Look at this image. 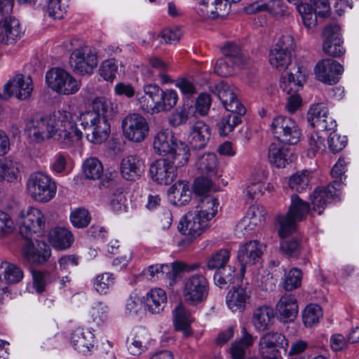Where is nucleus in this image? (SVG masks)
<instances>
[{
	"mask_svg": "<svg viewBox=\"0 0 359 359\" xmlns=\"http://www.w3.org/2000/svg\"><path fill=\"white\" fill-rule=\"evenodd\" d=\"M91 109L82 111L79 116L73 111L61 109L52 114L27 121L25 133L29 140L39 143L53 139L62 148H69L79 144L82 132L77 128L76 121L84 128H90L88 140L93 144L104 142L109 137V120L116 114L113 102L104 96H97L91 100Z\"/></svg>",
	"mask_w": 359,
	"mask_h": 359,
	"instance_id": "f257e3e1",
	"label": "nucleus"
},
{
	"mask_svg": "<svg viewBox=\"0 0 359 359\" xmlns=\"http://www.w3.org/2000/svg\"><path fill=\"white\" fill-rule=\"evenodd\" d=\"M20 234L26 239L22 252L25 257L34 264H43L50 256V250L43 241H36L35 247L32 236L43 231L46 226L43 213L37 208L29 206L22 210L17 219Z\"/></svg>",
	"mask_w": 359,
	"mask_h": 359,
	"instance_id": "f03ea898",
	"label": "nucleus"
},
{
	"mask_svg": "<svg viewBox=\"0 0 359 359\" xmlns=\"http://www.w3.org/2000/svg\"><path fill=\"white\" fill-rule=\"evenodd\" d=\"M153 149L160 155L174 160L180 166L186 165L190 158V151L187 144L177 141L169 129H162L154 137Z\"/></svg>",
	"mask_w": 359,
	"mask_h": 359,
	"instance_id": "7ed1b4c3",
	"label": "nucleus"
},
{
	"mask_svg": "<svg viewBox=\"0 0 359 359\" xmlns=\"http://www.w3.org/2000/svg\"><path fill=\"white\" fill-rule=\"evenodd\" d=\"M307 67L297 64L295 73L288 72L281 77L280 86L290 95L287 99L285 109L290 113L295 112L302 104V99L297 92L303 86L306 79Z\"/></svg>",
	"mask_w": 359,
	"mask_h": 359,
	"instance_id": "20e7f679",
	"label": "nucleus"
},
{
	"mask_svg": "<svg viewBox=\"0 0 359 359\" xmlns=\"http://www.w3.org/2000/svg\"><path fill=\"white\" fill-rule=\"evenodd\" d=\"M290 201L287 214L279 215L276 219L279 226L278 233L283 238L295 231L297 223L304 219L310 210L309 204L297 195L292 194Z\"/></svg>",
	"mask_w": 359,
	"mask_h": 359,
	"instance_id": "39448f33",
	"label": "nucleus"
},
{
	"mask_svg": "<svg viewBox=\"0 0 359 359\" xmlns=\"http://www.w3.org/2000/svg\"><path fill=\"white\" fill-rule=\"evenodd\" d=\"M46 82L53 91L62 95L76 94L81 86L80 80L61 68H52L46 73Z\"/></svg>",
	"mask_w": 359,
	"mask_h": 359,
	"instance_id": "423d86ee",
	"label": "nucleus"
},
{
	"mask_svg": "<svg viewBox=\"0 0 359 359\" xmlns=\"http://www.w3.org/2000/svg\"><path fill=\"white\" fill-rule=\"evenodd\" d=\"M27 190L35 201L47 203L55 197L57 187L50 176L38 172L32 173L28 178Z\"/></svg>",
	"mask_w": 359,
	"mask_h": 359,
	"instance_id": "0eeeda50",
	"label": "nucleus"
},
{
	"mask_svg": "<svg viewBox=\"0 0 359 359\" xmlns=\"http://www.w3.org/2000/svg\"><path fill=\"white\" fill-rule=\"evenodd\" d=\"M208 290L207 278L201 273H195L184 280L182 297L188 305L196 306L206 299Z\"/></svg>",
	"mask_w": 359,
	"mask_h": 359,
	"instance_id": "6e6552de",
	"label": "nucleus"
},
{
	"mask_svg": "<svg viewBox=\"0 0 359 359\" xmlns=\"http://www.w3.org/2000/svg\"><path fill=\"white\" fill-rule=\"evenodd\" d=\"M271 130L276 139L285 144H294L301 137L297 123L285 116H276L271 123Z\"/></svg>",
	"mask_w": 359,
	"mask_h": 359,
	"instance_id": "1a4fd4ad",
	"label": "nucleus"
},
{
	"mask_svg": "<svg viewBox=\"0 0 359 359\" xmlns=\"http://www.w3.org/2000/svg\"><path fill=\"white\" fill-rule=\"evenodd\" d=\"M69 64L79 74L91 75L98 64L97 53L90 46H80L72 52Z\"/></svg>",
	"mask_w": 359,
	"mask_h": 359,
	"instance_id": "9d476101",
	"label": "nucleus"
},
{
	"mask_svg": "<svg viewBox=\"0 0 359 359\" xmlns=\"http://www.w3.org/2000/svg\"><path fill=\"white\" fill-rule=\"evenodd\" d=\"M123 136L133 142H141L148 135L149 126L146 118L140 114L133 113L126 116L121 122Z\"/></svg>",
	"mask_w": 359,
	"mask_h": 359,
	"instance_id": "9b49d317",
	"label": "nucleus"
},
{
	"mask_svg": "<svg viewBox=\"0 0 359 359\" xmlns=\"http://www.w3.org/2000/svg\"><path fill=\"white\" fill-rule=\"evenodd\" d=\"M33 91V81L30 76L17 74L10 80L0 91V97L7 100L15 96L19 100H26L31 97Z\"/></svg>",
	"mask_w": 359,
	"mask_h": 359,
	"instance_id": "f8f14e48",
	"label": "nucleus"
},
{
	"mask_svg": "<svg viewBox=\"0 0 359 359\" xmlns=\"http://www.w3.org/2000/svg\"><path fill=\"white\" fill-rule=\"evenodd\" d=\"M212 92L227 111L239 115L245 114V109L237 97L238 89L233 84L222 81L215 86Z\"/></svg>",
	"mask_w": 359,
	"mask_h": 359,
	"instance_id": "ddd939ff",
	"label": "nucleus"
},
{
	"mask_svg": "<svg viewBox=\"0 0 359 359\" xmlns=\"http://www.w3.org/2000/svg\"><path fill=\"white\" fill-rule=\"evenodd\" d=\"M180 167L170 158H160L151 164L149 173L154 182L167 185L176 178L177 168Z\"/></svg>",
	"mask_w": 359,
	"mask_h": 359,
	"instance_id": "4468645a",
	"label": "nucleus"
},
{
	"mask_svg": "<svg viewBox=\"0 0 359 359\" xmlns=\"http://www.w3.org/2000/svg\"><path fill=\"white\" fill-rule=\"evenodd\" d=\"M344 67L339 62L331 59L319 60L314 67V74L316 79L325 84L333 85L339 82Z\"/></svg>",
	"mask_w": 359,
	"mask_h": 359,
	"instance_id": "2eb2a0df",
	"label": "nucleus"
},
{
	"mask_svg": "<svg viewBox=\"0 0 359 359\" xmlns=\"http://www.w3.org/2000/svg\"><path fill=\"white\" fill-rule=\"evenodd\" d=\"M307 120L313 128L321 131L334 130L337 126L335 120L330 116L329 110L323 103L311 106Z\"/></svg>",
	"mask_w": 359,
	"mask_h": 359,
	"instance_id": "dca6fc26",
	"label": "nucleus"
},
{
	"mask_svg": "<svg viewBox=\"0 0 359 359\" xmlns=\"http://www.w3.org/2000/svg\"><path fill=\"white\" fill-rule=\"evenodd\" d=\"M221 51L225 58H220L217 61L215 72L220 76H229L234 74L233 65H239L242 62V57L238 46H222Z\"/></svg>",
	"mask_w": 359,
	"mask_h": 359,
	"instance_id": "f3484780",
	"label": "nucleus"
},
{
	"mask_svg": "<svg viewBox=\"0 0 359 359\" xmlns=\"http://www.w3.org/2000/svg\"><path fill=\"white\" fill-rule=\"evenodd\" d=\"M209 226L210 224H208L196 211H191L181 219L178 228L182 234L195 239Z\"/></svg>",
	"mask_w": 359,
	"mask_h": 359,
	"instance_id": "a211bd4d",
	"label": "nucleus"
},
{
	"mask_svg": "<svg viewBox=\"0 0 359 359\" xmlns=\"http://www.w3.org/2000/svg\"><path fill=\"white\" fill-rule=\"evenodd\" d=\"M143 93H146L152 102L156 104V102H164V97H167V102H165L166 106L163 112H168L172 109L178 101V94L173 89L162 90L156 84H147L143 86Z\"/></svg>",
	"mask_w": 359,
	"mask_h": 359,
	"instance_id": "6ab92c4d",
	"label": "nucleus"
},
{
	"mask_svg": "<svg viewBox=\"0 0 359 359\" xmlns=\"http://www.w3.org/2000/svg\"><path fill=\"white\" fill-rule=\"evenodd\" d=\"M210 136V126L203 121H198L190 127L187 140L192 149H203L207 146Z\"/></svg>",
	"mask_w": 359,
	"mask_h": 359,
	"instance_id": "aec40b11",
	"label": "nucleus"
},
{
	"mask_svg": "<svg viewBox=\"0 0 359 359\" xmlns=\"http://www.w3.org/2000/svg\"><path fill=\"white\" fill-rule=\"evenodd\" d=\"M264 246L257 241H251L241 246L237 257L241 264L242 276L245 271V266L255 264L259 261L263 254Z\"/></svg>",
	"mask_w": 359,
	"mask_h": 359,
	"instance_id": "412c9836",
	"label": "nucleus"
},
{
	"mask_svg": "<svg viewBox=\"0 0 359 359\" xmlns=\"http://www.w3.org/2000/svg\"><path fill=\"white\" fill-rule=\"evenodd\" d=\"M339 195V189L332 184L325 187L316 188L311 196L313 210L320 215L331 200H336Z\"/></svg>",
	"mask_w": 359,
	"mask_h": 359,
	"instance_id": "4be33fe9",
	"label": "nucleus"
},
{
	"mask_svg": "<svg viewBox=\"0 0 359 359\" xmlns=\"http://www.w3.org/2000/svg\"><path fill=\"white\" fill-rule=\"evenodd\" d=\"M241 0H203L200 9L201 16L211 19L224 18L230 11L229 3H238Z\"/></svg>",
	"mask_w": 359,
	"mask_h": 359,
	"instance_id": "5701e85b",
	"label": "nucleus"
},
{
	"mask_svg": "<svg viewBox=\"0 0 359 359\" xmlns=\"http://www.w3.org/2000/svg\"><path fill=\"white\" fill-rule=\"evenodd\" d=\"M266 211L263 206L253 205L250 206L245 216L236 225L237 231L249 233L260 225L265 219Z\"/></svg>",
	"mask_w": 359,
	"mask_h": 359,
	"instance_id": "b1692460",
	"label": "nucleus"
},
{
	"mask_svg": "<svg viewBox=\"0 0 359 359\" xmlns=\"http://www.w3.org/2000/svg\"><path fill=\"white\" fill-rule=\"evenodd\" d=\"M144 161L137 154L123 157L120 163L122 177L127 180H133L139 177L144 171Z\"/></svg>",
	"mask_w": 359,
	"mask_h": 359,
	"instance_id": "393cba45",
	"label": "nucleus"
},
{
	"mask_svg": "<svg viewBox=\"0 0 359 359\" xmlns=\"http://www.w3.org/2000/svg\"><path fill=\"white\" fill-rule=\"evenodd\" d=\"M21 30L18 19L10 15L4 16L0 20V42L6 45L15 43Z\"/></svg>",
	"mask_w": 359,
	"mask_h": 359,
	"instance_id": "a878e982",
	"label": "nucleus"
},
{
	"mask_svg": "<svg viewBox=\"0 0 359 359\" xmlns=\"http://www.w3.org/2000/svg\"><path fill=\"white\" fill-rule=\"evenodd\" d=\"M256 338L243 326L239 338L231 344L229 349L231 359H245L246 350L253 346Z\"/></svg>",
	"mask_w": 359,
	"mask_h": 359,
	"instance_id": "bb28decb",
	"label": "nucleus"
},
{
	"mask_svg": "<svg viewBox=\"0 0 359 359\" xmlns=\"http://www.w3.org/2000/svg\"><path fill=\"white\" fill-rule=\"evenodd\" d=\"M173 323L175 330L180 331L185 337L192 335L191 324L194 318L190 311L182 303L178 304L172 311Z\"/></svg>",
	"mask_w": 359,
	"mask_h": 359,
	"instance_id": "cd10ccee",
	"label": "nucleus"
},
{
	"mask_svg": "<svg viewBox=\"0 0 359 359\" xmlns=\"http://www.w3.org/2000/svg\"><path fill=\"white\" fill-rule=\"evenodd\" d=\"M250 292L242 286L233 287L226 296L228 308L233 312L243 311L249 303Z\"/></svg>",
	"mask_w": 359,
	"mask_h": 359,
	"instance_id": "c85d7f7f",
	"label": "nucleus"
},
{
	"mask_svg": "<svg viewBox=\"0 0 359 359\" xmlns=\"http://www.w3.org/2000/svg\"><path fill=\"white\" fill-rule=\"evenodd\" d=\"M192 191L189 183L185 180H179L168 191L170 202L176 206L186 205L191 198Z\"/></svg>",
	"mask_w": 359,
	"mask_h": 359,
	"instance_id": "c756f323",
	"label": "nucleus"
},
{
	"mask_svg": "<svg viewBox=\"0 0 359 359\" xmlns=\"http://www.w3.org/2000/svg\"><path fill=\"white\" fill-rule=\"evenodd\" d=\"M195 167L200 175L217 176L219 163L216 154L212 152H205L198 155L195 162Z\"/></svg>",
	"mask_w": 359,
	"mask_h": 359,
	"instance_id": "7c9ffc66",
	"label": "nucleus"
},
{
	"mask_svg": "<svg viewBox=\"0 0 359 359\" xmlns=\"http://www.w3.org/2000/svg\"><path fill=\"white\" fill-rule=\"evenodd\" d=\"M94 334L88 329L76 328L71 336V344L79 352L86 353L94 346Z\"/></svg>",
	"mask_w": 359,
	"mask_h": 359,
	"instance_id": "2f4dec72",
	"label": "nucleus"
},
{
	"mask_svg": "<svg viewBox=\"0 0 359 359\" xmlns=\"http://www.w3.org/2000/svg\"><path fill=\"white\" fill-rule=\"evenodd\" d=\"M274 321L273 309L269 306L255 309L252 316V324L257 332H264L271 327Z\"/></svg>",
	"mask_w": 359,
	"mask_h": 359,
	"instance_id": "473e14b6",
	"label": "nucleus"
},
{
	"mask_svg": "<svg viewBox=\"0 0 359 359\" xmlns=\"http://www.w3.org/2000/svg\"><path fill=\"white\" fill-rule=\"evenodd\" d=\"M276 309L282 319L292 321L298 313L297 301L293 295L285 294L278 302Z\"/></svg>",
	"mask_w": 359,
	"mask_h": 359,
	"instance_id": "72a5a7b5",
	"label": "nucleus"
},
{
	"mask_svg": "<svg viewBox=\"0 0 359 359\" xmlns=\"http://www.w3.org/2000/svg\"><path fill=\"white\" fill-rule=\"evenodd\" d=\"M290 149L281 142H272L268 149L269 162L277 168H284L288 163Z\"/></svg>",
	"mask_w": 359,
	"mask_h": 359,
	"instance_id": "f704fd0d",
	"label": "nucleus"
},
{
	"mask_svg": "<svg viewBox=\"0 0 359 359\" xmlns=\"http://www.w3.org/2000/svg\"><path fill=\"white\" fill-rule=\"evenodd\" d=\"M269 60L273 67L280 71L285 69L291 62V50L287 46H273Z\"/></svg>",
	"mask_w": 359,
	"mask_h": 359,
	"instance_id": "c9c22d12",
	"label": "nucleus"
},
{
	"mask_svg": "<svg viewBox=\"0 0 359 359\" xmlns=\"http://www.w3.org/2000/svg\"><path fill=\"white\" fill-rule=\"evenodd\" d=\"M167 303V295L161 288H153L147 294L144 304L151 313H159Z\"/></svg>",
	"mask_w": 359,
	"mask_h": 359,
	"instance_id": "e433bc0d",
	"label": "nucleus"
},
{
	"mask_svg": "<svg viewBox=\"0 0 359 359\" xmlns=\"http://www.w3.org/2000/svg\"><path fill=\"white\" fill-rule=\"evenodd\" d=\"M219 208L218 200L212 196L200 199L195 210L208 223L214 218Z\"/></svg>",
	"mask_w": 359,
	"mask_h": 359,
	"instance_id": "4c0bfd02",
	"label": "nucleus"
},
{
	"mask_svg": "<svg viewBox=\"0 0 359 359\" xmlns=\"http://www.w3.org/2000/svg\"><path fill=\"white\" fill-rule=\"evenodd\" d=\"M48 239L51 245L58 250L69 248L74 241L72 233L62 227L52 229L48 233Z\"/></svg>",
	"mask_w": 359,
	"mask_h": 359,
	"instance_id": "58836bf2",
	"label": "nucleus"
},
{
	"mask_svg": "<svg viewBox=\"0 0 359 359\" xmlns=\"http://www.w3.org/2000/svg\"><path fill=\"white\" fill-rule=\"evenodd\" d=\"M22 269L17 265L2 262L0 264V280L8 284L17 283L23 278Z\"/></svg>",
	"mask_w": 359,
	"mask_h": 359,
	"instance_id": "ea45409f",
	"label": "nucleus"
},
{
	"mask_svg": "<svg viewBox=\"0 0 359 359\" xmlns=\"http://www.w3.org/2000/svg\"><path fill=\"white\" fill-rule=\"evenodd\" d=\"M1 181L17 182L20 179V166L18 161L6 158L1 160Z\"/></svg>",
	"mask_w": 359,
	"mask_h": 359,
	"instance_id": "a19ab883",
	"label": "nucleus"
},
{
	"mask_svg": "<svg viewBox=\"0 0 359 359\" xmlns=\"http://www.w3.org/2000/svg\"><path fill=\"white\" fill-rule=\"evenodd\" d=\"M109 316V307L102 302L95 303L88 311V316L92 323L101 325L107 321Z\"/></svg>",
	"mask_w": 359,
	"mask_h": 359,
	"instance_id": "79ce46f5",
	"label": "nucleus"
},
{
	"mask_svg": "<svg viewBox=\"0 0 359 359\" xmlns=\"http://www.w3.org/2000/svg\"><path fill=\"white\" fill-rule=\"evenodd\" d=\"M137 96V103L140 109L146 113L154 114L163 112L164 107L166 106L165 102H156L155 104L154 102L151 101L146 93H138ZM167 100V97H164V102H166Z\"/></svg>",
	"mask_w": 359,
	"mask_h": 359,
	"instance_id": "37998d69",
	"label": "nucleus"
},
{
	"mask_svg": "<svg viewBox=\"0 0 359 359\" xmlns=\"http://www.w3.org/2000/svg\"><path fill=\"white\" fill-rule=\"evenodd\" d=\"M114 283V275L106 272L95 276L93 280V287L100 294H106L112 289Z\"/></svg>",
	"mask_w": 359,
	"mask_h": 359,
	"instance_id": "c03bdc74",
	"label": "nucleus"
},
{
	"mask_svg": "<svg viewBox=\"0 0 359 359\" xmlns=\"http://www.w3.org/2000/svg\"><path fill=\"white\" fill-rule=\"evenodd\" d=\"M311 172L308 170L297 172L289 179L290 187L297 191L301 192L309 188Z\"/></svg>",
	"mask_w": 359,
	"mask_h": 359,
	"instance_id": "a18cd8bd",
	"label": "nucleus"
},
{
	"mask_svg": "<svg viewBox=\"0 0 359 359\" xmlns=\"http://www.w3.org/2000/svg\"><path fill=\"white\" fill-rule=\"evenodd\" d=\"M325 149V140L317 132L309 135L307 155L310 158L322 154Z\"/></svg>",
	"mask_w": 359,
	"mask_h": 359,
	"instance_id": "49530a36",
	"label": "nucleus"
},
{
	"mask_svg": "<svg viewBox=\"0 0 359 359\" xmlns=\"http://www.w3.org/2000/svg\"><path fill=\"white\" fill-rule=\"evenodd\" d=\"M147 332L140 330L128 343V350L131 355H140L147 349L145 341Z\"/></svg>",
	"mask_w": 359,
	"mask_h": 359,
	"instance_id": "de8ad7c7",
	"label": "nucleus"
},
{
	"mask_svg": "<svg viewBox=\"0 0 359 359\" xmlns=\"http://www.w3.org/2000/svg\"><path fill=\"white\" fill-rule=\"evenodd\" d=\"M83 172L87 178L97 180L102 175L103 167L97 158H89L83 163Z\"/></svg>",
	"mask_w": 359,
	"mask_h": 359,
	"instance_id": "09e8293b",
	"label": "nucleus"
},
{
	"mask_svg": "<svg viewBox=\"0 0 359 359\" xmlns=\"http://www.w3.org/2000/svg\"><path fill=\"white\" fill-rule=\"evenodd\" d=\"M118 62L113 58L107 59L101 63L99 68V74L107 82H113L118 74Z\"/></svg>",
	"mask_w": 359,
	"mask_h": 359,
	"instance_id": "8fccbe9b",
	"label": "nucleus"
},
{
	"mask_svg": "<svg viewBox=\"0 0 359 359\" xmlns=\"http://www.w3.org/2000/svg\"><path fill=\"white\" fill-rule=\"evenodd\" d=\"M323 317L321 308L314 304H310L306 306L302 312V319L306 327H311L318 324Z\"/></svg>",
	"mask_w": 359,
	"mask_h": 359,
	"instance_id": "3c124183",
	"label": "nucleus"
},
{
	"mask_svg": "<svg viewBox=\"0 0 359 359\" xmlns=\"http://www.w3.org/2000/svg\"><path fill=\"white\" fill-rule=\"evenodd\" d=\"M241 116L237 113L231 112L224 116L218 123V131L220 135L226 136L234 128L241 122Z\"/></svg>",
	"mask_w": 359,
	"mask_h": 359,
	"instance_id": "603ef678",
	"label": "nucleus"
},
{
	"mask_svg": "<svg viewBox=\"0 0 359 359\" xmlns=\"http://www.w3.org/2000/svg\"><path fill=\"white\" fill-rule=\"evenodd\" d=\"M193 111V109L188 104H184L182 107L175 110L169 117V123L173 127L185 124Z\"/></svg>",
	"mask_w": 359,
	"mask_h": 359,
	"instance_id": "864d4df0",
	"label": "nucleus"
},
{
	"mask_svg": "<svg viewBox=\"0 0 359 359\" xmlns=\"http://www.w3.org/2000/svg\"><path fill=\"white\" fill-rule=\"evenodd\" d=\"M229 257L230 252L228 249H220L209 259L207 266L209 269L220 270L225 267Z\"/></svg>",
	"mask_w": 359,
	"mask_h": 359,
	"instance_id": "5fc2aeb1",
	"label": "nucleus"
},
{
	"mask_svg": "<svg viewBox=\"0 0 359 359\" xmlns=\"http://www.w3.org/2000/svg\"><path fill=\"white\" fill-rule=\"evenodd\" d=\"M323 36L324 43L327 45H341L343 43L341 28L337 25H329L325 27Z\"/></svg>",
	"mask_w": 359,
	"mask_h": 359,
	"instance_id": "6e6d98bb",
	"label": "nucleus"
},
{
	"mask_svg": "<svg viewBox=\"0 0 359 359\" xmlns=\"http://www.w3.org/2000/svg\"><path fill=\"white\" fill-rule=\"evenodd\" d=\"M70 221L74 227L84 228L89 224L90 221L89 212L83 208H76L72 211Z\"/></svg>",
	"mask_w": 359,
	"mask_h": 359,
	"instance_id": "4d7b16f0",
	"label": "nucleus"
},
{
	"mask_svg": "<svg viewBox=\"0 0 359 359\" xmlns=\"http://www.w3.org/2000/svg\"><path fill=\"white\" fill-rule=\"evenodd\" d=\"M346 165L347 163L345 160L343 158H339L331 170V175L335 179L331 184L337 187L339 191L340 190L341 183L343 182V180L346 179L344 173L347 170Z\"/></svg>",
	"mask_w": 359,
	"mask_h": 359,
	"instance_id": "13d9d810",
	"label": "nucleus"
},
{
	"mask_svg": "<svg viewBox=\"0 0 359 359\" xmlns=\"http://www.w3.org/2000/svg\"><path fill=\"white\" fill-rule=\"evenodd\" d=\"M302 273L297 268L292 269L285 276L283 286L285 290L292 291L301 285Z\"/></svg>",
	"mask_w": 359,
	"mask_h": 359,
	"instance_id": "bf43d9fd",
	"label": "nucleus"
},
{
	"mask_svg": "<svg viewBox=\"0 0 359 359\" xmlns=\"http://www.w3.org/2000/svg\"><path fill=\"white\" fill-rule=\"evenodd\" d=\"M47 13L54 19H61L66 13V7L62 5L61 0H46Z\"/></svg>",
	"mask_w": 359,
	"mask_h": 359,
	"instance_id": "052dcab7",
	"label": "nucleus"
},
{
	"mask_svg": "<svg viewBox=\"0 0 359 359\" xmlns=\"http://www.w3.org/2000/svg\"><path fill=\"white\" fill-rule=\"evenodd\" d=\"M169 264H153L147 268V273L151 280H156L168 278L170 272Z\"/></svg>",
	"mask_w": 359,
	"mask_h": 359,
	"instance_id": "680f3d73",
	"label": "nucleus"
},
{
	"mask_svg": "<svg viewBox=\"0 0 359 359\" xmlns=\"http://www.w3.org/2000/svg\"><path fill=\"white\" fill-rule=\"evenodd\" d=\"M346 136H341L335 132L330 133L327 139L329 148L334 154L342 150L346 147Z\"/></svg>",
	"mask_w": 359,
	"mask_h": 359,
	"instance_id": "e2e57ef3",
	"label": "nucleus"
},
{
	"mask_svg": "<svg viewBox=\"0 0 359 359\" xmlns=\"http://www.w3.org/2000/svg\"><path fill=\"white\" fill-rule=\"evenodd\" d=\"M32 275L33 288L38 293L43 292L48 282V274L40 271L32 269Z\"/></svg>",
	"mask_w": 359,
	"mask_h": 359,
	"instance_id": "0e129e2a",
	"label": "nucleus"
},
{
	"mask_svg": "<svg viewBox=\"0 0 359 359\" xmlns=\"http://www.w3.org/2000/svg\"><path fill=\"white\" fill-rule=\"evenodd\" d=\"M267 12L276 18L288 15L287 6L281 0L269 1Z\"/></svg>",
	"mask_w": 359,
	"mask_h": 359,
	"instance_id": "69168bd1",
	"label": "nucleus"
},
{
	"mask_svg": "<svg viewBox=\"0 0 359 359\" xmlns=\"http://www.w3.org/2000/svg\"><path fill=\"white\" fill-rule=\"evenodd\" d=\"M182 35V31L179 27L173 29H164L158 35L161 38L160 43H176L179 42Z\"/></svg>",
	"mask_w": 359,
	"mask_h": 359,
	"instance_id": "338daca9",
	"label": "nucleus"
},
{
	"mask_svg": "<svg viewBox=\"0 0 359 359\" xmlns=\"http://www.w3.org/2000/svg\"><path fill=\"white\" fill-rule=\"evenodd\" d=\"M205 175H200L194 182V191L197 194H204L207 193L212 186V178Z\"/></svg>",
	"mask_w": 359,
	"mask_h": 359,
	"instance_id": "774afa93",
	"label": "nucleus"
}]
</instances>
